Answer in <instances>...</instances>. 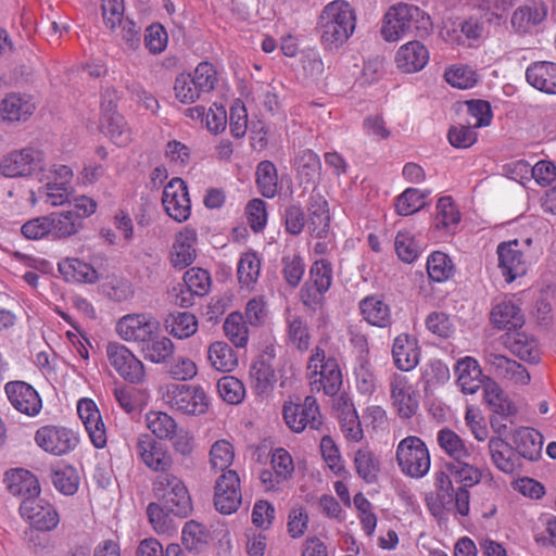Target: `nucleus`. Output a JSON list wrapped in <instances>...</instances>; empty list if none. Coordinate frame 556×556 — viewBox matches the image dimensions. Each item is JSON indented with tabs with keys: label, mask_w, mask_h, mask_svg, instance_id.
Segmentation results:
<instances>
[{
	"label": "nucleus",
	"mask_w": 556,
	"mask_h": 556,
	"mask_svg": "<svg viewBox=\"0 0 556 556\" xmlns=\"http://www.w3.org/2000/svg\"><path fill=\"white\" fill-rule=\"evenodd\" d=\"M431 28L430 16L418 7L397 3L386 13L380 31L384 40L396 41L404 36L424 38Z\"/></svg>",
	"instance_id": "nucleus-1"
},
{
	"label": "nucleus",
	"mask_w": 556,
	"mask_h": 556,
	"mask_svg": "<svg viewBox=\"0 0 556 556\" xmlns=\"http://www.w3.org/2000/svg\"><path fill=\"white\" fill-rule=\"evenodd\" d=\"M355 14L345 1H333L327 4L318 21V33L326 50L339 49L355 29Z\"/></svg>",
	"instance_id": "nucleus-2"
},
{
	"label": "nucleus",
	"mask_w": 556,
	"mask_h": 556,
	"mask_svg": "<svg viewBox=\"0 0 556 556\" xmlns=\"http://www.w3.org/2000/svg\"><path fill=\"white\" fill-rule=\"evenodd\" d=\"M97 206L92 198L80 195L66 208L48 214L52 241L65 240L77 235L84 227V219L91 216Z\"/></svg>",
	"instance_id": "nucleus-3"
},
{
	"label": "nucleus",
	"mask_w": 556,
	"mask_h": 556,
	"mask_svg": "<svg viewBox=\"0 0 556 556\" xmlns=\"http://www.w3.org/2000/svg\"><path fill=\"white\" fill-rule=\"evenodd\" d=\"M154 497L168 513L185 518L192 510L191 497L184 481L172 472L159 475L152 482Z\"/></svg>",
	"instance_id": "nucleus-4"
},
{
	"label": "nucleus",
	"mask_w": 556,
	"mask_h": 556,
	"mask_svg": "<svg viewBox=\"0 0 556 556\" xmlns=\"http://www.w3.org/2000/svg\"><path fill=\"white\" fill-rule=\"evenodd\" d=\"M47 151L40 144H29L14 150L0 160V173L8 178L29 177L46 170Z\"/></svg>",
	"instance_id": "nucleus-5"
},
{
	"label": "nucleus",
	"mask_w": 556,
	"mask_h": 556,
	"mask_svg": "<svg viewBox=\"0 0 556 556\" xmlns=\"http://www.w3.org/2000/svg\"><path fill=\"white\" fill-rule=\"evenodd\" d=\"M307 375L313 390H323L327 395L337 394L342 387V374L333 357H326L325 351L316 346L307 363Z\"/></svg>",
	"instance_id": "nucleus-6"
},
{
	"label": "nucleus",
	"mask_w": 556,
	"mask_h": 556,
	"mask_svg": "<svg viewBox=\"0 0 556 556\" xmlns=\"http://www.w3.org/2000/svg\"><path fill=\"white\" fill-rule=\"evenodd\" d=\"M163 401L186 415H202L208 409L210 399L199 384L169 383L162 391Z\"/></svg>",
	"instance_id": "nucleus-7"
},
{
	"label": "nucleus",
	"mask_w": 556,
	"mask_h": 556,
	"mask_svg": "<svg viewBox=\"0 0 556 556\" xmlns=\"http://www.w3.org/2000/svg\"><path fill=\"white\" fill-rule=\"evenodd\" d=\"M395 456L401 471L408 477L422 478L430 469L429 451L425 442L418 437L408 435L401 440Z\"/></svg>",
	"instance_id": "nucleus-8"
},
{
	"label": "nucleus",
	"mask_w": 556,
	"mask_h": 556,
	"mask_svg": "<svg viewBox=\"0 0 556 556\" xmlns=\"http://www.w3.org/2000/svg\"><path fill=\"white\" fill-rule=\"evenodd\" d=\"M484 362L489 372L508 387H525L531 380V376L523 365L503 354L485 350Z\"/></svg>",
	"instance_id": "nucleus-9"
},
{
	"label": "nucleus",
	"mask_w": 556,
	"mask_h": 556,
	"mask_svg": "<svg viewBox=\"0 0 556 556\" xmlns=\"http://www.w3.org/2000/svg\"><path fill=\"white\" fill-rule=\"evenodd\" d=\"M105 354L110 365L126 381L141 383L146 377L143 363L124 344L109 342Z\"/></svg>",
	"instance_id": "nucleus-10"
},
{
	"label": "nucleus",
	"mask_w": 556,
	"mask_h": 556,
	"mask_svg": "<svg viewBox=\"0 0 556 556\" xmlns=\"http://www.w3.org/2000/svg\"><path fill=\"white\" fill-rule=\"evenodd\" d=\"M20 515L25 522L38 531H51L60 522L54 506L39 495L23 498Z\"/></svg>",
	"instance_id": "nucleus-11"
},
{
	"label": "nucleus",
	"mask_w": 556,
	"mask_h": 556,
	"mask_svg": "<svg viewBox=\"0 0 556 556\" xmlns=\"http://www.w3.org/2000/svg\"><path fill=\"white\" fill-rule=\"evenodd\" d=\"M35 442L47 453L61 456L77 446L78 437L68 428L48 425L36 431Z\"/></svg>",
	"instance_id": "nucleus-12"
},
{
	"label": "nucleus",
	"mask_w": 556,
	"mask_h": 556,
	"mask_svg": "<svg viewBox=\"0 0 556 556\" xmlns=\"http://www.w3.org/2000/svg\"><path fill=\"white\" fill-rule=\"evenodd\" d=\"M136 453L138 458L150 470L161 473L169 472L173 467V456L162 443L157 442L151 435L139 434L136 440Z\"/></svg>",
	"instance_id": "nucleus-13"
},
{
	"label": "nucleus",
	"mask_w": 556,
	"mask_h": 556,
	"mask_svg": "<svg viewBox=\"0 0 556 556\" xmlns=\"http://www.w3.org/2000/svg\"><path fill=\"white\" fill-rule=\"evenodd\" d=\"M287 426L294 432H302L306 427L318 429L323 421L317 401L306 396L302 404L286 403L282 409Z\"/></svg>",
	"instance_id": "nucleus-14"
},
{
	"label": "nucleus",
	"mask_w": 556,
	"mask_h": 556,
	"mask_svg": "<svg viewBox=\"0 0 556 556\" xmlns=\"http://www.w3.org/2000/svg\"><path fill=\"white\" fill-rule=\"evenodd\" d=\"M159 321L150 314H127L121 317L115 326L118 337L126 342H136L141 345L150 338V334L157 332Z\"/></svg>",
	"instance_id": "nucleus-15"
},
{
	"label": "nucleus",
	"mask_w": 556,
	"mask_h": 556,
	"mask_svg": "<svg viewBox=\"0 0 556 556\" xmlns=\"http://www.w3.org/2000/svg\"><path fill=\"white\" fill-rule=\"evenodd\" d=\"M240 479L235 470H227L216 480L214 505L224 515H230L241 505Z\"/></svg>",
	"instance_id": "nucleus-16"
},
{
	"label": "nucleus",
	"mask_w": 556,
	"mask_h": 556,
	"mask_svg": "<svg viewBox=\"0 0 556 556\" xmlns=\"http://www.w3.org/2000/svg\"><path fill=\"white\" fill-rule=\"evenodd\" d=\"M162 204L167 215L174 220L181 223L189 218L191 204L185 181L180 178H173L164 188Z\"/></svg>",
	"instance_id": "nucleus-17"
},
{
	"label": "nucleus",
	"mask_w": 556,
	"mask_h": 556,
	"mask_svg": "<svg viewBox=\"0 0 556 556\" xmlns=\"http://www.w3.org/2000/svg\"><path fill=\"white\" fill-rule=\"evenodd\" d=\"M4 392L10 404L21 414L34 417L40 413L41 397L29 383L22 380L9 381L4 386Z\"/></svg>",
	"instance_id": "nucleus-18"
},
{
	"label": "nucleus",
	"mask_w": 556,
	"mask_h": 556,
	"mask_svg": "<svg viewBox=\"0 0 556 556\" xmlns=\"http://www.w3.org/2000/svg\"><path fill=\"white\" fill-rule=\"evenodd\" d=\"M467 105L468 118L466 124H460L459 127H451L447 139H477V134L473 130L491 123L493 114L488 101L471 100L467 102Z\"/></svg>",
	"instance_id": "nucleus-19"
},
{
	"label": "nucleus",
	"mask_w": 556,
	"mask_h": 556,
	"mask_svg": "<svg viewBox=\"0 0 556 556\" xmlns=\"http://www.w3.org/2000/svg\"><path fill=\"white\" fill-rule=\"evenodd\" d=\"M392 405L401 418H410L419 407L417 392L404 375H393L390 381Z\"/></svg>",
	"instance_id": "nucleus-20"
},
{
	"label": "nucleus",
	"mask_w": 556,
	"mask_h": 556,
	"mask_svg": "<svg viewBox=\"0 0 556 556\" xmlns=\"http://www.w3.org/2000/svg\"><path fill=\"white\" fill-rule=\"evenodd\" d=\"M498 267L507 282L527 273L528 263L525 254L519 249L518 240L502 242L497 247Z\"/></svg>",
	"instance_id": "nucleus-21"
},
{
	"label": "nucleus",
	"mask_w": 556,
	"mask_h": 556,
	"mask_svg": "<svg viewBox=\"0 0 556 556\" xmlns=\"http://www.w3.org/2000/svg\"><path fill=\"white\" fill-rule=\"evenodd\" d=\"M77 413L94 447H104L108 441L106 432L96 403L90 399L79 400L77 403Z\"/></svg>",
	"instance_id": "nucleus-22"
},
{
	"label": "nucleus",
	"mask_w": 556,
	"mask_h": 556,
	"mask_svg": "<svg viewBox=\"0 0 556 556\" xmlns=\"http://www.w3.org/2000/svg\"><path fill=\"white\" fill-rule=\"evenodd\" d=\"M197 241V231L190 227H185L175 236L169 253V262L173 267L184 269L194 262Z\"/></svg>",
	"instance_id": "nucleus-23"
},
{
	"label": "nucleus",
	"mask_w": 556,
	"mask_h": 556,
	"mask_svg": "<svg viewBox=\"0 0 556 556\" xmlns=\"http://www.w3.org/2000/svg\"><path fill=\"white\" fill-rule=\"evenodd\" d=\"M429 62V50L419 40H410L401 46L395 55L397 68L403 73H417Z\"/></svg>",
	"instance_id": "nucleus-24"
},
{
	"label": "nucleus",
	"mask_w": 556,
	"mask_h": 556,
	"mask_svg": "<svg viewBox=\"0 0 556 556\" xmlns=\"http://www.w3.org/2000/svg\"><path fill=\"white\" fill-rule=\"evenodd\" d=\"M491 323L498 329H517L525 324L519 304L510 298L498 301L491 311Z\"/></svg>",
	"instance_id": "nucleus-25"
},
{
	"label": "nucleus",
	"mask_w": 556,
	"mask_h": 556,
	"mask_svg": "<svg viewBox=\"0 0 556 556\" xmlns=\"http://www.w3.org/2000/svg\"><path fill=\"white\" fill-rule=\"evenodd\" d=\"M338 420L344 439L350 443H358L364 438V431L358 414L348 399L341 397L337 403Z\"/></svg>",
	"instance_id": "nucleus-26"
},
{
	"label": "nucleus",
	"mask_w": 556,
	"mask_h": 556,
	"mask_svg": "<svg viewBox=\"0 0 556 556\" xmlns=\"http://www.w3.org/2000/svg\"><path fill=\"white\" fill-rule=\"evenodd\" d=\"M546 15L547 9L544 3L528 1L516 9L511 16V25L518 33L527 34L540 25Z\"/></svg>",
	"instance_id": "nucleus-27"
},
{
	"label": "nucleus",
	"mask_w": 556,
	"mask_h": 556,
	"mask_svg": "<svg viewBox=\"0 0 556 556\" xmlns=\"http://www.w3.org/2000/svg\"><path fill=\"white\" fill-rule=\"evenodd\" d=\"M527 81L535 89L556 94V63L547 61L534 62L526 71Z\"/></svg>",
	"instance_id": "nucleus-28"
},
{
	"label": "nucleus",
	"mask_w": 556,
	"mask_h": 556,
	"mask_svg": "<svg viewBox=\"0 0 556 556\" xmlns=\"http://www.w3.org/2000/svg\"><path fill=\"white\" fill-rule=\"evenodd\" d=\"M358 306L364 320L368 324L380 328L391 325V307L381 295H368L359 301Z\"/></svg>",
	"instance_id": "nucleus-29"
},
{
	"label": "nucleus",
	"mask_w": 556,
	"mask_h": 556,
	"mask_svg": "<svg viewBox=\"0 0 556 556\" xmlns=\"http://www.w3.org/2000/svg\"><path fill=\"white\" fill-rule=\"evenodd\" d=\"M4 482L9 492L24 498L38 496L40 485L37 477L23 468L11 469L5 473Z\"/></svg>",
	"instance_id": "nucleus-30"
},
{
	"label": "nucleus",
	"mask_w": 556,
	"mask_h": 556,
	"mask_svg": "<svg viewBox=\"0 0 556 556\" xmlns=\"http://www.w3.org/2000/svg\"><path fill=\"white\" fill-rule=\"evenodd\" d=\"M457 384L467 394H475L482 386L483 375L478 361L466 356L459 359L455 366Z\"/></svg>",
	"instance_id": "nucleus-31"
},
{
	"label": "nucleus",
	"mask_w": 556,
	"mask_h": 556,
	"mask_svg": "<svg viewBox=\"0 0 556 556\" xmlns=\"http://www.w3.org/2000/svg\"><path fill=\"white\" fill-rule=\"evenodd\" d=\"M392 356L399 369L409 371L415 368L419 362L416 339L406 333L399 334L393 342Z\"/></svg>",
	"instance_id": "nucleus-32"
},
{
	"label": "nucleus",
	"mask_w": 556,
	"mask_h": 556,
	"mask_svg": "<svg viewBox=\"0 0 556 556\" xmlns=\"http://www.w3.org/2000/svg\"><path fill=\"white\" fill-rule=\"evenodd\" d=\"M505 345L523 362L535 364L541 358V351L536 339L526 332L507 333Z\"/></svg>",
	"instance_id": "nucleus-33"
},
{
	"label": "nucleus",
	"mask_w": 556,
	"mask_h": 556,
	"mask_svg": "<svg viewBox=\"0 0 556 556\" xmlns=\"http://www.w3.org/2000/svg\"><path fill=\"white\" fill-rule=\"evenodd\" d=\"M516 451L520 456L529 460H536L541 456L543 437L533 428L521 427L511 438Z\"/></svg>",
	"instance_id": "nucleus-34"
},
{
	"label": "nucleus",
	"mask_w": 556,
	"mask_h": 556,
	"mask_svg": "<svg viewBox=\"0 0 556 556\" xmlns=\"http://www.w3.org/2000/svg\"><path fill=\"white\" fill-rule=\"evenodd\" d=\"M328 204L321 195H313L308 204L307 230L312 237H327L330 229Z\"/></svg>",
	"instance_id": "nucleus-35"
},
{
	"label": "nucleus",
	"mask_w": 556,
	"mask_h": 556,
	"mask_svg": "<svg viewBox=\"0 0 556 556\" xmlns=\"http://www.w3.org/2000/svg\"><path fill=\"white\" fill-rule=\"evenodd\" d=\"M35 111L29 97L20 93L8 94L0 104L1 116L8 122L26 121Z\"/></svg>",
	"instance_id": "nucleus-36"
},
{
	"label": "nucleus",
	"mask_w": 556,
	"mask_h": 556,
	"mask_svg": "<svg viewBox=\"0 0 556 556\" xmlns=\"http://www.w3.org/2000/svg\"><path fill=\"white\" fill-rule=\"evenodd\" d=\"M175 352L174 342L166 336L157 334V332L150 334L141 345V353L143 357L154 364L166 363Z\"/></svg>",
	"instance_id": "nucleus-37"
},
{
	"label": "nucleus",
	"mask_w": 556,
	"mask_h": 556,
	"mask_svg": "<svg viewBox=\"0 0 556 556\" xmlns=\"http://www.w3.org/2000/svg\"><path fill=\"white\" fill-rule=\"evenodd\" d=\"M445 469L451 473L453 480L460 484V488L468 489L478 484L485 475H489L486 470L471 465L468 459L448 462L445 464Z\"/></svg>",
	"instance_id": "nucleus-38"
},
{
	"label": "nucleus",
	"mask_w": 556,
	"mask_h": 556,
	"mask_svg": "<svg viewBox=\"0 0 556 556\" xmlns=\"http://www.w3.org/2000/svg\"><path fill=\"white\" fill-rule=\"evenodd\" d=\"M437 442L452 462L469 459L471 456V446L448 428H443L437 433Z\"/></svg>",
	"instance_id": "nucleus-39"
},
{
	"label": "nucleus",
	"mask_w": 556,
	"mask_h": 556,
	"mask_svg": "<svg viewBox=\"0 0 556 556\" xmlns=\"http://www.w3.org/2000/svg\"><path fill=\"white\" fill-rule=\"evenodd\" d=\"M210 365L222 372H230L238 365V358L231 346L224 341H215L207 349Z\"/></svg>",
	"instance_id": "nucleus-40"
},
{
	"label": "nucleus",
	"mask_w": 556,
	"mask_h": 556,
	"mask_svg": "<svg viewBox=\"0 0 556 556\" xmlns=\"http://www.w3.org/2000/svg\"><path fill=\"white\" fill-rule=\"evenodd\" d=\"M488 446L493 465L505 473H513L516 469L513 447L502 438H491Z\"/></svg>",
	"instance_id": "nucleus-41"
},
{
	"label": "nucleus",
	"mask_w": 556,
	"mask_h": 556,
	"mask_svg": "<svg viewBox=\"0 0 556 556\" xmlns=\"http://www.w3.org/2000/svg\"><path fill=\"white\" fill-rule=\"evenodd\" d=\"M59 270L66 280L93 283L98 280L97 270L78 258L67 257L59 263Z\"/></svg>",
	"instance_id": "nucleus-42"
},
{
	"label": "nucleus",
	"mask_w": 556,
	"mask_h": 556,
	"mask_svg": "<svg viewBox=\"0 0 556 556\" xmlns=\"http://www.w3.org/2000/svg\"><path fill=\"white\" fill-rule=\"evenodd\" d=\"M483 399L492 412L502 416H510L516 413L515 406L508 400L497 382L488 379L483 386Z\"/></svg>",
	"instance_id": "nucleus-43"
},
{
	"label": "nucleus",
	"mask_w": 556,
	"mask_h": 556,
	"mask_svg": "<svg viewBox=\"0 0 556 556\" xmlns=\"http://www.w3.org/2000/svg\"><path fill=\"white\" fill-rule=\"evenodd\" d=\"M460 213L451 197L439 199L433 218V227L437 230L451 232L459 223Z\"/></svg>",
	"instance_id": "nucleus-44"
},
{
	"label": "nucleus",
	"mask_w": 556,
	"mask_h": 556,
	"mask_svg": "<svg viewBox=\"0 0 556 556\" xmlns=\"http://www.w3.org/2000/svg\"><path fill=\"white\" fill-rule=\"evenodd\" d=\"M354 467L357 475L367 483H374L380 471V462L368 447L358 448L354 455Z\"/></svg>",
	"instance_id": "nucleus-45"
},
{
	"label": "nucleus",
	"mask_w": 556,
	"mask_h": 556,
	"mask_svg": "<svg viewBox=\"0 0 556 556\" xmlns=\"http://www.w3.org/2000/svg\"><path fill=\"white\" fill-rule=\"evenodd\" d=\"M501 16L486 10L481 12L480 15H472L459 23L460 33L469 40H480L486 35V25L494 20H500Z\"/></svg>",
	"instance_id": "nucleus-46"
},
{
	"label": "nucleus",
	"mask_w": 556,
	"mask_h": 556,
	"mask_svg": "<svg viewBox=\"0 0 556 556\" xmlns=\"http://www.w3.org/2000/svg\"><path fill=\"white\" fill-rule=\"evenodd\" d=\"M166 330L178 339H186L198 330V319L189 312H177L165 319Z\"/></svg>",
	"instance_id": "nucleus-47"
},
{
	"label": "nucleus",
	"mask_w": 556,
	"mask_h": 556,
	"mask_svg": "<svg viewBox=\"0 0 556 556\" xmlns=\"http://www.w3.org/2000/svg\"><path fill=\"white\" fill-rule=\"evenodd\" d=\"M256 185L261 194L271 199L278 193L279 180L277 168L270 161H262L256 167Z\"/></svg>",
	"instance_id": "nucleus-48"
},
{
	"label": "nucleus",
	"mask_w": 556,
	"mask_h": 556,
	"mask_svg": "<svg viewBox=\"0 0 556 556\" xmlns=\"http://www.w3.org/2000/svg\"><path fill=\"white\" fill-rule=\"evenodd\" d=\"M224 333L236 348H245L249 341V328L239 312L230 313L223 325Z\"/></svg>",
	"instance_id": "nucleus-49"
},
{
	"label": "nucleus",
	"mask_w": 556,
	"mask_h": 556,
	"mask_svg": "<svg viewBox=\"0 0 556 556\" xmlns=\"http://www.w3.org/2000/svg\"><path fill=\"white\" fill-rule=\"evenodd\" d=\"M294 167L302 181L314 182L321 168L318 155L309 149L301 150L294 157Z\"/></svg>",
	"instance_id": "nucleus-50"
},
{
	"label": "nucleus",
	"mask_w": 556,
	"mask_h": 556,
	"mask_svg": "<svg viewBox=\"0 0 556 556\" xmlns=\"http://www.w3.org/2000/svg\"><path fill=\"white\" fill-rule=\"evenodd\" d=\"M147 428L160 440L172 438L178 425L176 420L165 412L151 410L146 414Z\"/></svg>",
	"instance_id": "nucleus-51"
},
{
	"label": "nucleus",
	"mask_w": 556,
	"mask_h": 556,
	"mask_svg": "<svg viewBox=\"0 0 556 556\" xmlns=\"http://www.w3.org/2000/svg\"><path fill=\"white\" fill-rule=\"evenodd\" d=\"M427 273L435 282H444L453 277L454 264L447 254L435 251L428 256Z\"/></svg>",
	"instance_id": "nucleus-52"
},
{
	"label": "nucleus",
	"mask_w": 556,
	"mask_h": 556,
	"mask_svg": "<svg viewBox=\"0 0 556 556\" xmlns=\"http://www.w3.org/2000/svg\"><path fill=\"white\" fill-rule=\"evenodd\" d=\"M287 327L289 342L299 351L308 350L311 334L305 319L295 314H288Z\"/></svg>",
	"instance_id": "nucleus-53"
},
{
	"label": "nucleus",
	"mask_w": 556,
	"mask_h": 556,
	"mask_svg": "<svg viewBox=\"0 0 556 556\" xmlns=\"http://www.w3.org/2000/svg\"><path fill=\"white\" fill-rule=\"evenodd\" d=\"M428 192L417 188H408L396 198L395 212L401 216L419 212L425 207Z\"/></svg>",
	"instance_id": "nucleus-54"
},
{
	"label": "nucleus",
	"mask_w": 556,
	"mask_h": 556,
	"mask_svg": "<svg viewBox=\"0 0 556 556\" xmlns=\"http://www.w3.org/2000/svg\"><path fill=\"white\" fill-rule=\"evenodd\" d=\"M54 488L64 495H73L77 492L79 477L76 469L68 465L55 467L51 473Z\"/></svg>",
	"instance_id": "nucleus-55"
},
{
	"label": "nucleus",
	"mask_w": 556,
	"mask_h": 556,
	"mask_svg": "<svg viewBox=\"0 0 556 556\" xmlns=\"http://www.w3.org/2000/svg\"><path fill=\"white\" fill-rule=\"evenodd\" d=\"M250 375L258 393L268 392L276 383L275 369L264 358H260L252 364Z\"/></svg>",
	"instance_id": "nucleus-56"
},
{
	"label": "nucleus",
	"mask_w": 556,
	"mask_h": 556,
	"mask_svg": "<svg viewBox=\"0 0 556 556\" xmlns=\"http://www.w3.org/2000/svg\"><path fill=\"white\" fill-rule=\"evenodd\" d=\"M208 458L212 469L224 471L233 462L235 448L228 440H217L210 448Z\"/></svg>",
	"instance_id": "nucleus-57"
},
{
	"label": "nucleus",
	"mask_w": 556,
	"mask_h": 556,
	"mask_svg": "<svg viewBox=\"0 0 556 556\" xmlns=\"http://www.w3.org/2000/svg\"><path fill=\"white\" fill-rule=\"evenodd\" d=\"M261 273V260L255 253H244L238 263L239 282L247 288L253 286Z\"/></svg>",
	"instance_id": "nucleus-58"
},
{
	"label": "nucleus",
	"mask_w": 556,
	"mask_h": 556,
	"mask_svg": "<svg viewBox=\"0 0 556 556\" xmlns=\"http://www.w3.org/2000/svg\"><path fill=\"white\" fill-rule=\"evenodd\" d=\"M217 392L219 396L228 404H240L245 396L244 384L233 376L222 377L217 381Z\"/></svg>",
	"instance_id": "nucleus-59"
},
{
	"label": "nucleus",
	"mask_w": 556,
	"mask_h": 556,
	"mask_svg": "<svg viewBox=\"0 0 556 556\" xmlns=\"http://www.w3.org/2000/svg\"><path fill=\"white\" fill-rule=\"evenodd\" d=\"M167 374L177 381H189L198 375L195 362L187 356H176L167 364Z\"/></svg>",
	"instance_id": "nucleus-60"
},
{
	"label": "nucleus",
	"mask_w": 556,
	"mask_h": 556,
	"mask_svg": "<svg viewBox=\"0 0 556 556\" xmlns=\"http://www.w3.org/2000/svg\"><path fill=\"white\" fill-rule=\"evenodd\" d=\"M355 383L357 390L365 395H370L377 387V379L371 364L363 358L358 359V364L354 369Z\"/></svg>",
	"instance_id": "nucleus-61"
},
{
	"label": "nucleus",
	"mask_w": 556,
	"mask_h": 556,
	"mask_svg": "<svg viewBox=\"0 0 556 556\" xmlns=\"http://www.w3.org/2000/svg\"><path fill=\"white\" fill-rule=\"evenodd\" d=\"M48 215L30 218L21 227V233L28 240L47 239L52 241Z\"/></svg>",
	"instance_id": "nucleus-62"
},
{
	"label": "nucleus",
	"mask_w": 556,
	"mask_h": 556,
	"mask_svg": "<svg viewBox=\"0 0 556 556\" xmlns=\"http://www.w3.org/2000/svg\"><path fill=\"white\" fill-rule=\"evenodd\" d=\"M216 71L208 62H201L192 75V86L201 93H208L215 87Z\"/></svg>",
	"instance_id": "nucleus-63"
},
{
	"label": "nucleus",
	"mask_w": 556,
	"mask_h": 556,
	"mask_svg": "<svg viewBox=\"0 0 556 556\" xmlns=\"http://www.w3.org/2000/svg\"><path fill=\"white\" fill-rule=\"evenodd\" d=\"M320 453L328 468L336 475L344 471V463L334 441L329 437H323L320 441Z\"/></svg>",
	"instance_id": "nucleus-64"
}]
</instances>
